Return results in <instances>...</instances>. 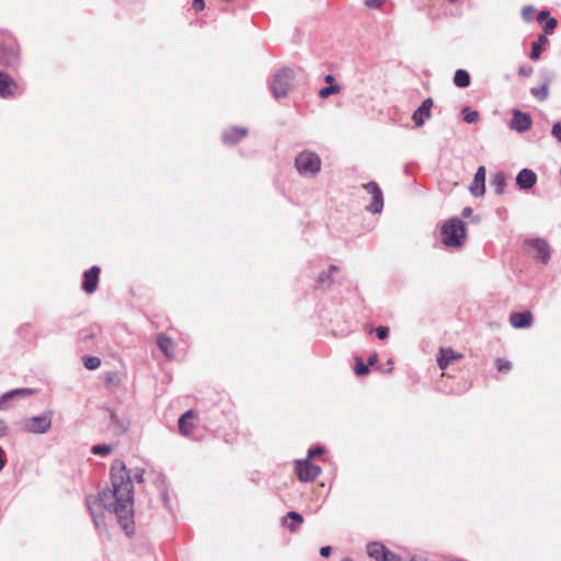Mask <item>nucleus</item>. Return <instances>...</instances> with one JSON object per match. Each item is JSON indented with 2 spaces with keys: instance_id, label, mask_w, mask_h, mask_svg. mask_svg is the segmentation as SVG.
I'll return each mask as SVG.
<instances>
[{
  "instance_id": "nucleus-2",
  "label": "nucleus",
  "mask_w": 561,
  "mask_h": 561,
  "mask_svg": "<svg viewBox=\"0 0 561 561\" xmlns=\"http://www.w3.org/2000/svg\"><path fill=\"white\" fill-rule=\"evenodd\" d=\"M466 239V226L461 219L453 218L442 227V242L447 248H460Z\"/></svg>"
},
{
  "instance_id": "nucleus-47",
  "label": "nucleus",
  "mask_w": 561,
  "mask_h": 561,
  "mask_svg": "<svg viewBox=\"0 0 561 561\" xmlns=\"http://www.w3.org/2000/svg\"><path fill=\"white\" fill-rule=\"evenodd\" d=\"M548 16H549V12H548V11H546V10H542V11H540V12L538 13V15H537V20H538L539 22H543V21H546V20H547V18H548Z\"/></svg>"
},
{
  "instance_id": "nucleus-17",
  "label": "nucleus",
  "mask_w": 561,
  "mask_h": 561,
  "mask_svg": "<svg viewBox=\"0 0 561 561\" xmlns=\"http://www.w3.org/2000/svg\"><path fill=\"white\" fill-rule=\"evenodd\" d=\"M530 245L536 250L537 255L546 263L550 256L548 243L540 238L530 240Z\"/></svg>"
},
{
  "instance_id": "nucleus-55",
  "label": "nucleus",
  "mask_w": 561,
  "mask_h": 561,
  "mask_svg": "<svg viewBox=\"0 0 561 561\" xmlns=\"http://www.w3.org/2000/svg\"><path fill=\"white\" fill-rule=\"evenodd\" d=\"M345 561H350V560H345Z\"/></svg>"
},
{
  "instance_id": "nucleus-9",
  "label": "nucleus",
  "mask_w": 561,
  "mask_h": 561,
  "mask_svg": "<svg viewBox=\"0 0 561 561\" xmlns=\"http://www.w3.org/2000/svg\"><path fill=\"white\" fill-rule=\"evenodd\" d=\"M433 107V100L431 98L425 99L422 104L415 110L412 115V119L416 127H421L431 117V110Z\"/></svg>"
},
{
  "instance_id": "nucleus-45",
  "label": "nucleus",
  "mask_w": 561,
  "mask_h": 561,
  "mask_svg": "<svg viewBox=\"0 0 561 561\" xmlns=\"http://www.w3.org/2000/svg\"><path fill=\"white\" fill-rule=\"evenodd\" d=\"M364 2L369 8H378L381 4V0H364Z\"/></svg>"
},
{
  "instance_id": "nucleus-49",
  "label": "nucleus",
  "mask_w": 561,
  "mask_h": 561,
  "mask_svg": "<svg viewBox=\"0 0 561 561\" xmlns=\"http://www.w3.org/2000/svg\"><path fill=\"white\" fill-rule=\"evenodd\" d=\"M5 465V460H4V451L3 449L0 447V470L3 469Z\"/></svg>"
},
{
  "instance_id": "nucleus-42",
  "label": "nucleus",
  "mask_w": 561,
  "mask_h": 561,
  "mask_svg": "<svg viewBox=\"0 0 561 561\" xmlns=\"http://www.w3.org/2000/svg\"><path fill=\"white\" fill-rule=\"evenodd\" d=\"M322 454H323V448H321V447L310 448L308 451V457L312 458L316 456H320Z\"/></svg>"
},
{
  "instance_id": "nucleus-50",
  "label": "nucleus",
  "mask_w": 561,
  "mask_h": 561,
  "mask_svg": "<svg viewBox=\"0 0 561 561\" xmlns=\"http://www.w3.org/2000/svg\"><path fill=\"white\" fill-rule=\"evenodd\" d=\"M461 215L463 217H470L472 215V209L470 207H466V208H463Z\"/></svg>"
},
{
  "instance_id": "nucleus-18",
  "label": "nucleus",
  "mask_w": 561,
  "mask_h": 561,
  "mask_svg": "<svg viewBox=\"0 0 561 561\" xmlns=\"http://www.w3.org/2000/svg\"><path fill=\"white\" fill-rule=\"evenodd\" d=\"M194 417V412L192 410L186 411L184 414H182L179 419V430L181 434L187 436L191 434L193 424L192 420Z\"/></svg>"
},
{
  "instance_id": "nucleus-20",
  "label": "nucleus",
  "mask_w": 561,
  "mask_h": 561,
  "mask_svg": "<svg viewBox=\"0 0 561 561\" xmlns=\"http://www.w3.org/2000/svg\"><path fill=\"white\" fill-rule=\"evenodd\" d=\"M387 548L378 541H373L367 545V554L376 561H381L385 557Z\"/></svg>"
},
{
  "instance_id": "nucleus-40",
  "label": "nucleus",
  "mask_w": 561,
  "mask_h": 561,
  "mask_svg": "<svg viewBox=\"0 0 561 561\" xmlns=\"http://www.w3.org/2000/svg\"><path fill=\"white\" fill-rule=\"evenodd\" d=\"M496 366L500 371H507L511 369V363L501 358L496 360Z\"/></svg>"
},
{
  "instance_id": "nucleus-48",
  "label": "nucleus",
  "mask_w": 561,
  "mask_h": 561,
  "mask_svg": "<svg viewBox=\"0 0 561 561\" xmlns=\"http://www.w3.org/2000/svg\"><path fill=\"white\" fill-rule=\"evenodd\" d=\"M8 427L5 423L0 419V437H3L7 435Z\"/></svg>"
},
{
  "instance_id": "nucleus-43",
  "label": "nucleus",
  "mask_w": 561,
  "mask_h": 561,
  "mask_svg": "<svg viewBox=\"0 0 561 561\" xmlns=\"http://www.w3.org/2000/svg\"><path fill=\"white\" fill-rule=\"evenodd\" d=\"M193 8L195 11H203L204 8H205V2L204 0H194L193 1Z\"/></svg>"
},
{
  "instance_id": "nucleus-25",
  "label": "nucleus",
  "mask_w": 561,
  "mask_h": 561,
  "mask_svg": "<svg viewBox=\"0 0 561 561\" xmlns=\"http://www.w3.org/2000/svg\"><path fill=\"white\" fill-rule=\"evenodd\" d=\"M548 42L546 35H539L538 39L531 43L530 59L538 60L542 51V45Z\"/></svg>"
},
{
  "instance_id": "nucleus-6",
  "label": "nucleus",
  "mask_w": 561,
  "mask_h": 561,
  "mask_svg": "<svg viewBox=\"0 0 561 561\" xmlns=\"http://www.w3.org/2000/svg\"><path fill=\"white\" fill-rule=\"evenodd\" d=\"M35 393H36V390H34L32 388H18V389H13V390H10L8 392H4L0 397V410L1 411L9 410L11 408L9 402L12 401V400L25 399V398H28V397H31V396H33Z\"/></svg>"
},
{
  "instance_id": "nucleus-34",
  "label": "nucleus",
  "mask_w": 561,
  "mask_h": 561,
  "mask_svg": "<svg viewBox=\"0 0 561 561\" xmlns=\"http://www.w3.org/2000/svg\"><path fill=\"white\" fill-rule=\"evenodd\" d=\"M105 382L107 386H118L119 376L116 371H108L105 374Z\"/></svg>"
},
{
  "instance_id": "nucleus-30",
  "label": "nucleus",
  "mask_w": 561,
  "mask_h": 561,
  "mask_svg": "<svg viewBox=\"0 0 561 561\" xmlns=\"http://www.w3.org/2000/svg\"><path fill=\"white\" fill-rule=\"evenodd\" d=\"M340 92V87L337 84H331L329 87H324L320 90L319 92V95L320 98L322 99H327L329 98L330 95L334 94V93H339Z\"/></svg>"
},
{
  "instance_id": "nucleus-29",
  "label": "nucleus",
  "mask_w": 561,
  "mask_h": 561,
  "mask_svg": "<svg viewBox=\"0 0 561 561\" xmlns=\"http://www.w3.org/2000/svg\"><path fill=\"white\" fill-rule=\"evenodd\" d=\"M84 367L89 370L96 369L101 365V359L98 356H87L84 357Z\"/></svg>"
},
{
  "instance_id": "nucleus-3",
  "label": "nucleus",
  "mask_w": 561,
  "mask_h": 561,
  "mask_svg": "<svg viewBox=\"0 0 561 561\" xmlns=\"http://www.w3.org/2000/svg\"><path fill=\"white\" fill-rule=\"evenodd\" d=\"M295 165L299 174L313 176L321 170V159L316 152L305 150L296 157Z\"/></svg>"
},
{
  "instance_id": "nucleus-8",
  "label": "nucleus",
  "mask_w": 561,
  "mask_h": 561,
  "mask_svg": "<svg viewBox=\"0 0 561 561\" xmlns=\"http://www.w3.org/2000/svg\"><path fill=\"white\" fill-rule=\"evenodd\" d=\"M364 188L369 195H371V204L367 206V209L373 214H379L383 207V196L380 187L376 182H368L364 185Z\"/></svg>"
},
{
  "instance_id": "nucleus-41",
  "label": "nucleus",
  "mask_w": 561,
  "mask_h": 561,
  "mask_svg": "<svg viewBox=\"0 0 561 561\" xmlns=\"http://www.w3.org/2000/svg\"><path fill=\"white\" fill-rule=\"evenodd\" d=\"M376 334L378 339L385 340L389 334V329L387 327H378L376 329Z\"/></svg>"
},
{
  "instance_id": "nucleus-53",
  "label": "nucleus",
  "mask_w": 561,
  "mask_h": 561,
  "mask_svg": "<svg viewBox=\"0 0 561 561\" xmlns=\"http://www.w3.org/2000/svg\"><path fill=\"white\" fill-rule=\"evenodd\" d=\"M333 81H334V77L332 75H328L325 77V82L330 83V85L332 84Z\"/></svg>"
},
{
  "instance_id": "nucleus-23",
  "label": "nucleus",
  "mask_w": 561,
  "mask_h": 561,
  "mask_svg": "<svg viewBox=\"0 0 561 561\" xmlns=\"http://www.w3.org/2000/svg\"><path fill=\"white\" fill-rule=\"evenodd\" d=\"M304 522L302 516L297 512H289L287 513L284 525L290 530L295 531L298 526Z\"/></svg>"
},
{
  "instance_id": "nucleus-32",
  "label": "nucleus",
  "mask_w": 561,
  "mask_h": 561,
  "mask_svg": "<svg viewBox=\"0 0 561 561\" xmlns=\"http://www.w3.org/2000/svg\"><path fill=\"white\" fill-rule=\"evenodd\" d=\"M113 447L111 445H106V444H103V445H94L92 447V453L94 455H102V456H105V455H108L111 451H112Z\"/></svg>"
},
{
  "instance_id": "nucleus-39",
  "label": "nucleus",
  "mask_w": 561,
  "mask_h": 561,
  "mask_svg": "<svg viewBox=\"0 0 561 561\" xmlns=\"http://www.w3.org/2000/svg\"><path fill=\"white\" fill-rule=\"evenodd\" d=\"M551 134L559 142H561V123L558 122L553 124Z\"/></svg>"
},
{
  "instance_id": "nucleus-28",
  "label": "nucleus",
  "mask_w": 561,
  "mask_h": 561,
  "mask_svg": "<svg viewBox=\"0 0 561 561\" xmlns=\"http://www.w3.org/2000/svg\"><path fill=\"white\" fill-rule=\"evenodd\" d=\"M530 93L538 101H545L549 95V89L548 85L545 83L541 87L531 88Z\"/></svg>"
},
{
  "instance_id": "nucleus-15",
  "label": "nucleus",
  "mask_w": 561,
  "mask_h": 561,
  "mask_svg": "<svg viewBox=\"0 0 561 561\" xmlns=\"http://www.w3.org/2000/svg\"><path fill=\"white\" fill-rule=\"evenodd\" d=\"M533 316L529 311L513 312L510 316L511 324L516 329H524L531 325Z\"/></svg>"
},
{
  "instance_id": "nucleus-19",
  "label": "nucleus",
  "mask_w": 561,
  "mask_h": 561,
  "mask_svg": "<svg viewBox=\"0 0 561 561\" xmlns=\"http://www.w3.org/2000/svg\"><path fill=\"white\" fill-rule=\"evenodd\" d=\"M248 134L245 128L233 127L222 134V140L226 144H234Z\"/></svg>"
},
{
  "instance_id": "nucleus-26",
  "label": "nucleus",
  "mask_w": 561,
  "mask_h": 561,
  "mask_svg": "<svg viewBox=\"0 0 561 561\" xmlns=\"http://www.w3.org/2000/svg\"><path fill=\"white\" fill-rule=\"evenodd\" d=\"M470 75L467 70L458 69L454 76V83L459 88H467L470 85Z\"/></svg>"
},
{
  "instance_id": "nucleus-37",
  "label": "nucleus",
  "mask_w": 561,
  "mask_h": 561,
  "mask_svg": "<svg viewBox=\"0 0 561 561\" xmlns=\"http://www.w3.org/2000/svg\"><path fill=\"white\" fill-rule=\"evenodd\" d=\"M557 26V20L554 18H549L545 25H543V28L547 33H552L554 31Z\"/></svg>"
},
{
  "instance_id": "nucleus-21",
  "label": "nucleus",
  "mask_w": 561,
  "mask_h": 561,
  "mask_svg": "<svg viewBox=\"0 0 561 561\" xmlns=\"http://www.w3.org/2000/svg\"><path fill=\"white\" fill-rule=\"evenodd\" d=\"M19 61V56L13 49L2 48L0 62L7 67H14Z\"/></svg>"
},
{
  "instance_id": "nucleus-27",
  "label": "nucleus",
  "mask_w": 561,
  "mask_h": 561,
  "mask_svg": "<svg viewBox=\"0 0 561 561\" xmlns=\"http://www.w3.org/2000/svg\"><path fill=\"white\" fill-rule=\"evenodd\" d=\"M492 185L494 187V192L500 195L504 192V187L506 185L505 175L503 173H496L492 180Z\"/></svg>"
},
{
  "instance_id": "nucleus-31",
  "label": "nucleus",
  "mask_w": 561,
  "mask_h": 561,
  "mask_svg": "<svg viewBox=\"0 0 561 561\" xmlns=\"http://www.w3.org/2000/svg\"><path fill=\"white\" fill-rule=\"evenodd\" d=\"M339 270V267L336 265H330L329 267V271L328 272H322L321 274H319L318 276V283L319 285H322L324 284L325 282H330L331 279V273L332 272H336Z\"/></svg>"
},
{
  "instance_id": "nucleus-46",
  "label": "nucleus",
  "mask_w": 561,
  "mask_h": 561,
  "mask_svg": "<svg viewBox=\"0 0 561 561\" xmlns=\"http://www.w3.org/2000/svg\"><path fill=\"white\" fill-rule=\"evenodd\" d=\"M331 554V547L325 546L320 549V556L323 558H328Z\"/></svg>"
},
{
  "instance_id": "nucleus-1",
  "label": "nucleus",
  "mask_w": 561,
  "mask_h": 561,
  "mask_svg": "<svg viewBox=\"0 0 561 561\" xmlns=\"http://www.w3.org/2000/svg\"><path fill=\"white\" fill-rule=\"evenodd\" d=\"M111 482L112 489L103 490L99 497L94 495L87 496V507L96 527H99L98 513L103 505L117 516L118 523L126 533H131L134 485L122 460L113 461L111 466Z\"/></svg>"
},
{
  "instance_id": "nucleus-12",
  "label": "nucleus",
  "mask_w": 561,
  "mask_h": 561,
  "mask_svg": "<svg viewBox=\"0 0 561 561\" xmlns=\"http://www.w3.org/2000/svg\"><path fill=\"white\" fill-rule=\"evenodd\" d=\"M531 127V118L528 114L522 113L516 110L513 112V118L511 121V128L518 133H524Z\"/></svg>"
},
{
  "instance_id": "nucleus-13",
  "label": "nucleus",
  "mask_w": 561,
  "mask_h": 561,
  "mask_svg": "<svg viewBox=\"0 0 561 561\" xmlns=\"http://www.w3.org/2000/svg\"><path fill=\"white\" fill-rule=\"evenodd\" d=\"M537 182V174L530 169H523L516 176V184L520 190H529Z\"/></svg>"
},
{
  "instance_id": "nucleus-33",
  "label": "nucleus",
  "mask_w": 561,
  "mask_h": 561,
  "mask_svg": "<svg viewBox=\"0 0 561 561\" xmlns=\"http://www.w3.org/2000/svg\"><path fill=\"white\" fill-rule=\"evenodd\" d=\"M462 112H463V119L467 123H470V124L474 123L479 118V113L477 111H470L468 107H465Z\"/></svg>"
},
{
  "instance_id": "nucleus-5",
  "label": "nucleus",
  "mask_w": 561,
  "mask_h": 561,
  "mask_svg": "<svg viewBox=\"0 0 561 561\" xmlns=\"http://www.w3.org/2000/svg\"><path fill=\"white\" fill-rule=\"evenodd\" d=\"M51 426V414L45 412L31 419H25L21 422V430L25 433L44 434Z\"/></svg>"
},
{
  "instance_id": "nucleus-11",
  "label": "nucleus",
  "mask_w": 561,
  "mask_h": 561,
  "mask_svg": "<svg viewBox=\"0 0 561 561\" xmlns=\"http://www.w3.org/2000/svg\"><path fill=\"white\" fill-rule=\"evenodd\" d=\"M470 193L476 196L480 197L483 196L485 193V168L479 167L474 178L470 184Z\"/></svg>"
},
{
  "instance_id": "nucleus-22",
  "label": "nucleus",
  "mask_w": 561,
  "mask_h": 561,
  "mask_svg": "<svg viewBox=\"0 0 561 561\" xmlns=\"http://www.w3.org/2000/svg\"><path fill=\"white\" fill-rule=\"evenodd\" d=\"M110 420V427L115 435H121L127 430V423L124 420H119L116 413L111 412Z\"/></svg>"
},
{
  "instance_id": "nucleus-24",
  "label": "nucleus",
  "mask_w": 561,
  "mask_h": 561,
  "mask_svg": "<svg viewBox=\"0 0 561 561\" xmlns=\"http://www.w3.org/2000/svg\"><path fill=\"white\" fill-rule=\"evenodd\" d=\"M158 346L159 348L161 350V352L169 358H171L173 356V348H174V345H173V342L171 339L164 336V335H160L158 337Z\"/></svg>"
},
{
  "instance_id": "nucleus-4",
  "label": "nucleus",
  "mask_w": 561,
  "mask_h": 561,
  "mask_svg": "<svg viewBox=\"0 0 561 561\" xmlns=\"http://www.w3.org/2000/svg\"><path fill=\"white\" fill-rule=\"evenodd\" d=\"M295 72L293 69L284 68L276 72L272 82L271 89L276 99L285 98L293 89Z\"/></svg>"
},
{
  "instance_id": "nucleus-38",
  "label": "nucleus",
  "mask_w": 561,
  "mask_h": 561,
  "mask_svg": "<svg viewBox=\"0 0 561 561\" xmlns=\"http://www.w3.org/2000/svg\"><path fill=\"white\" fill-rule=\"evenodd\" d=\"M381 561H402L401 557L393 553L387 548V551L385 552V557Z\"/></svg>"
},
{
  "instance_id": "nucleus-54",
  "label": "nucleus",
  "mask_w": 561,
  "mask_h": 561,
  "mask_svg": "<svg viewBox=\"0 0 561 561\" xmlns=\"http://www.w3.org/2000/svg\"><path fill=\"white\" fill-rule=\"evenodd\" d=\"M445 561H463L461 559H448V560H445Z\"/></svg>"
},
{
  "instance_id": "nucleus-10",
  "label": "nucleus",
  "mask_w": 561,
  "mask_h": 561,
  "mask_svg": "<svg viewBox=\"0 0 561 561\" xmlns=\"http://www.w3.org/2000/svg\"><path fill=\"white\" fill-rule=\"evenodd\" d=\"M100 276V267L92 266L83 274L82 289L87 294H93L96 290Z\"/></svg>"
},
{
  "instance_id": "nucleus-35",
  "label": "nucleus",
  "mask_w": 561,
  "mask_h": 561,
  "mask_svg": "<svg viewBox=\"0 0 561 561\" xmlns=\"http://www.w3.org/2000/svg\"><path fill=\"white\" fill-rule=\"evenodd\" d=\"M536 9L533 5H525L522 10V16L526 22H531Z\"/></svg>"
},
{
  "instance_id": "nucleus-52",
  "label": "nucleus",
  "mask_w": 561,
  "mask_h": 561,
  "mask_svg": "<svg viewBox=\"0 0 561 561\" xmlns=\"http://www.w3.org/2000/svg\"><path fill=\"white\" fill-rule=\"evenodd\" d=\"M410 561H427L426 558L420 557V556H413Z\"/></svg>"
},
{
  "instance_id": "nucleus-7",
  "label": "nucleus",
  "mask_w": 561,
  "mask_h": 561,
  "mask_svg": "<svg viewBox=\"0 0 561 561\" xmlns=\"http://www.w3.org/2000/svg\"><path fill=\"white\" fill-rule=\"evenodd\" d=\"M296 470L302 482L312 481L321 473V468L309 460H298L296 462Z\"/></svg>"
},
{
  "instance_id": "nucleus-44",
  "label": "nucleus",
  "mask_w": 561,
  "mask_h": 561,
  "mask_svg": "<svg viewBox=\"0 0 561 561\" xmlns=\"http://www.w3.org/2000/svg\"><path fill=\"white\" fill-rule=\"evenodd\" d=\"M533 72V68L531 67H525V66H522L519 69H518V73L520 76H525V77H528L530 76Z\"/></svg>"
},
{
  "instance_id": "nucleus-16",
  "label": "nucleus",
  "mask_w": 561,
  "mask_h": 561,
  "mask_svg": "<svg viewBox=\"0 0 561 561\" xmlns=\"http://www.w3.org/2000/svg\"><path fill=\"white\" fill-rule=\"evenodd\" d=\"M461 354L456 353L453 348H440L437 364L442 370L446 369L454 360L460 359Z\"/></svg>"
},
{
  "instance_id": "nucleus-14",
  "label": "nucleus",
  "mask_w": 561,
  "mask_h": 561,
  "mask_svg": "<svg viewBox=\"0 0 561 561\" xmlns=\"http://www.w3.org/2000/svg\"><path fill=\"white\" fill-rule=\"evenodd\" d=\"M16 88L15 81L9 75L0 71V95L2 98L12 96Z\"/></svg>"
},
{
  "instance_id": "nucleus-51",
  "label": "nucleus",
  "mask_w": 561,
  "mask_h": 561,
  "mask_svg": "<svg viewBox=\"0 0 561 561\" xmlns=\"http://www.w3.org/2000/svg\"><path fill=\"white\" fill-rule=\"evenodd\" d=\"M376 362H377V354H373L371 356H369V358H368L369 365H374Z\"/></svg>"
},
{
  "instance_id": "nucleus-36",
  "label": "nucleus",
  "mask_w": 561,
  "mask_h": 561,
  "mask_svg": "<svg viewBox=\"0 0 561 561\" xmlns=\"http://www.w3.org/2000/svg\"><path fill=\"white\" fill-rule=\"evenodd\" d=\"M355 373L358 376L366 375L368 373V366L365 365L362 360H357L355 366Z\"/></svg>"
}]
</instances>
